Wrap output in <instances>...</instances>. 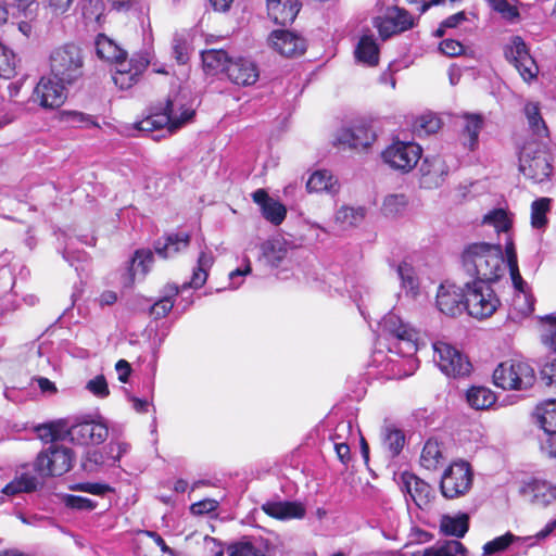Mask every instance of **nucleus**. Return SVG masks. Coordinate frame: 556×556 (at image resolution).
Segmentation results:
<instances>
[{"mask_svg":"<svg viewBox=\"0 0 556 556\" xmlns=\"http://www.w3.org/2000/svg\"><path fill=\"white\" fill-rule=\"evenodd\" d=\"M462 260L464 269L475 281L494 282L506 270L501 244L471 243L465 248Z\"/></svg>","mask_w":556,"mask_h":556,"instance_id":"f257e3e1","label":"nucleus"},{"mask_svg":"<svg viewBox=\"0 0 556 556\" xmlns=\"http://www.w3.org/2000/svg\"><path fill=\"white\" fill-rule=\"evenodd\" d=\"M49 67L53 78L70 86L74 85L84 75L81 49L74 43L56 47L50 53Z\"/></svg>","mask_w":556,"mask_h":556,"instance_id":"f03ea898","label":"nucleus"},{"mask_svg":"<svg viewBox=\"0 0 556 556\" xmlns=\"http://www.w3.org/2000/svg\"><path fill=\"white\" fill-rule=\"evenodd\" d=\"M381 336L390 341L389 351L401 356H412L417 351L418 332L400 316L390 312L379 323Z\"/></svg>","mask_w":556,"mask_h":556,"instance_id":"7ed1b4c3","label":"nucleus"},{"mask_svg":"<svg viewBox=\"0 0 556 556\" xmlns=\"http://www.w3.org/2000/svg\"><path fill=\"white\" fill-rule=\"evenodd\" d=\"M194 115V111L185 108L177 100L167 99L160 111L151 113L142 121L135 124L136 129L143 132H151L159 129H166L168 134H173L179 129L185 123L189 122Z\"/></svg>","mask_w":556,"mask_h":556,"instance_id":"20e7f679","label":"nucleus"},{"mask_svg":"<svg viewBox=\"0 0 556 556\" xmlns=\"http://www.w3.org/2000/svg\"><path fill=\"white\" fill-rule=\"evenodd\" d=\"M214 263L211 253L201 252L198 257L197 267L193 269L191 280L185 282L181 287L176 285H167L165 294L150 307V315L155 319L165 317L174 306V298L188 288L199 289L206 282L208 270Z\"/></svg>","mask_w":556,"mask_h":556,"instance_id":"39448f33","label":"nucleus"},{"mask_svg":"<svg viewBox=\"0 0 556 556\" xmlns=\"http://www.w3.org/2000/svg\"><path fill=\"white\" fill-rule=\"evenodd\" d=\"M552 155L545 144L526 142L519 153V170L535 184L547 180L553 172Z\"/></svg>","mask_w":556,"mask_h":556,"instance_id":"423d86ee","label":"nucleus"},{"mask_svg":"<svg viewBox=\"0 0 556 556\" xmlns=\"http://www.w3.org/2000/svg\"><path fill=\"white\" fill-rule=\"evenodd\" d=\"M493 381L503 390H527L534 384L535 374L528 363L508 359L494 369Z\"/></svg>","mask_w":556,"mask_h":556,"instance_id":"0eeeda50","label":"nucleus"},{"mask_svg":"<svg viewBox=\"0 0 556 556\" xmlns=\"http://www.w3.org/2000/svg\"><path fill=\"white\" fill-rule=\"evenodd\" d=\"M73 451L59 443H52L43 448L34 462V470L42 478L60 477L73 467Z\"/></svg>","mask_w":556,"mask_h":556,"instance_id":"6e6552de","label":"nucleus"},{"mask_svg":"<svg viewBox=\"0 0 556 556\" xmlns=\"http://www.w3.org/2000/svg\"><path fill=\"white\" fill-rule=\"evenodd\" d=\"M491 282H466V311L477 319L491 317L501 305L500 299L490 287Z\"/></svg>","mask_w":556,"mask_h":556,"instance_id":"1a4fd4ad","label":"nucleus"},{"mask_svg":"<svg viewBox=\"0 0 556 556\" xmlns=\"http://www.w3.org/2000/svg\"><path fill=\"white\" fill-rule=\"evenodd\" d=\"M505 235V254L507 260V264L505 266L509 269L510 279L516 291L513 305L520 314L528 315L533 312L534 302L532 295L527 291V282L522 279L519 273L514 240L509 232Z\"/></svg>","mask_w":556,"mask_h":556,"instance_id":"9d476101","label":"nucleus"},{"mask_svg":"<svg viewBox=\"0 0 556 556\" xmlns=\"http://www.w3.org/2000/svg\"><path fill=\"white\" fill-rule=\"evenodd\" d=\"M473 473L469 463L459 460L451 464L443 472L440 490L445 498H457L469 492Z\"/></svg>","mask_w":556,"mask_h":556,"instance_id":"9b49d317","label":"nucleus"},{"mask_svg":"<svg viewBox=\"0 0 556 556\" xmlns=\"http://www.w3.org/2000/svg\"><path fill=\"white\" fill-rule=\"evenodd\" d=\"M504 56L518 71L523 81L531 83L536 79L539 66L520 36H513L505 45Z\"/></svg>","mask_w":556,"mask_h":556,"instance_id":"f8f14e48","label":"nucleus"},{"mask_svg":"<svg viewBox=\"0 0 556 556\" xmlns=\"http://www.w3.org/2000/svg\"><path fill=\"white\" fill-rule=\"evenodd\" d=\"M433 361L440 370L448 377H465L471 371V363L453 345L438 341L433 343Z\"/></svg>","mask_w":556,"mask_h":556,"instance_id":"ddd939ff","label":"nucleus"},{"mask_svg":"<svg viewBox=\"0 0 556 556\" xmlns=\"http://www.w3.org/2000/svg\"><path fill=\"white\" fill-rule=\"evenodd\" d=\"M421 152L417 143L395 141L382 152V159L391 168L408 173L418 163Z\"/></svg>","mask_w":556,"mask_h":556,"instance_id":"4468645a","label":"nucleus"},{"mask_svg":"<svg viewBox=\"0 0 556 556\" xmlns=\"http://www.w3.org/2000/svg\"><path fill=\"white\" fill-rule=\"evenodd\" d=\"M68 86L53 78L51 74L50 76H43L34 88L30 101L43 109L59 108L66 100V88Z\"/></svg>","mask_w":556,"mask_h":556,"instance_id":"2eb2a0df","label":"nucleus"},{"mask_svg":"<svg viewBox=\"0 0 556 556\" xmlns=\"http://www.w3.org/2000/svg\"><path fill=\"white\" fill-rule=\"evenodd\" d=\"M519 493L525 501L541 508H545L556 501V485L538 477L525 480Z\"/></svg>","mask_w":556,"mask_h":556,"instance_id":"dca6fc26","label":"nucleus"},{"mask_svg":"<svg viewBox=\"0 0 556 556\" xmlns=\"http://www.w3.org/2000/svg\"><path fill=\"white\" fill-rule=\"evenodd\" d=\"M437 307L450 317L462 315L466 311V290L454 283H442L437 293Z\"/></svg>","mask_w":556,"mask_h":556,"instance_id":"f3484780","label":"nucleus"},{"mask_svg":"<svg viewBox=\"0 0 556 556\" xmlns=\"http://www.w3.org/2000/svg\"><path fill=\"white\" fill-rule=\"evenodd\" d=\"M67 435L73 443L79 445L101 444L109 435V428L101 420H87L73 425Z\"/></svg>","mask_w":556,"mask_h":556,"instance_id":"a211bd4d","label":"nucleus"},{"mask_svg":"<svg viewBox=\"0 0 556 556\" xmlns=\"http://www.w3.org/2000/svg\"><path fill=\"white\" fill-rule=\"evenodd\" d=\"M556 529V518L548 521L544 528L539 531L534 535L519 538L514 535L510 532L505 533L504 535L497 536L483 545V556H492L497 553L504 552L511 543L515 541L522 540L523 542H528L529 546L535 545L539 541L545 540L549 536L554 530Z\"/></svg>","mask_w":556,"mask_h":556,"instance_id":"6ab92c4d","label":"nucleus"},{"mask_svg":"<svg viewBox=\"0 0 556 556\" xmlns=\"http://www.w3.org/2000/svg\"><path fill=\"white\" fill-rule=\"evenodd\" d=\"M148 65L149 59L143 54L135 55L129 61L124 59L117 62L112 76L114 84L121 89H129L137 84Z\"/></svg>","mask_w":556,"mask_h":556,"instance_id":"aec40b11","label":"nucleus"},{"mask_svg":"<svg viewBox=\"0 0 556 556\" xmlns=\"http://www.w3.org/2000/svg\"><path fill=\"white\" fill-rule=\"evenodd\" d=\"M375 25L383 39L394 34L405 31L414 26V18L404 9L393 7L388 9L383 17H378Z\"/></svg>","mask_w":556,"mask_h":556,"instance_id":"412c9836","label":"nucleus"},{"mask_svg":"<svg viewBox=\"0 0 556 556\" xmlns=\"http://www.w3.org/2000/svg\"><path fill=\"white\" fill-rule=\"evenodd\" d=\"M228 79L238 86L254 85L258 77L260 71L254 61L249 58H232L227 68Z\"/></svg>","mask_w":556,"mask_h":556,"instance_id":"4be33fe9","label":"nucleus"},{"mask_svg":"<svg viewBox=\"0 0 556 556\" xmlns=\"http://www.w3.org/2000/svg\"><path fill=\"white\" fill-rule=\"evenodd\" d=\"M420 185L427 189H433L441 186L448 174V167L445 161L437 155L426 157L419 168Z\"/></svg>","mask_w":556,"mask_h":556,"instance_id":"5701e85b","label":"nucleus"},{"mask_svg":"<svg viewBox=\"0 0 556 556\" xmlns=\"http://www.w3.org/2000/svg\"><path fill=\"white\" fill-rule=\"evenodd\" d=\"M273 48L285 56H299L306 49L305 40L288 30H274L269 36Z\"/></svg>","mask_w":556,"mask_h":556,"instance_id":"b1692460","label":"nucleus"},{"mask_svg":"<svg viewBox=\"0 0 556 556\" xmlns=\"http://www.w3.org/2000/svg\"><path fill=\"white\" fill-rule=\"evenodd\" d=\"M262 510L278 520L303 519L306 514L305 506L300 502L268 501L262 505Z\"/></svg>","mask_w":556,"mask_h":556,"instance_id":"393cba45","label":"nucleus"},{"mask_svg":"<svg viewBox=\"0 0 556 556\" xmlns=\"http://www.w3.org/2000/svg\"><path fill=\"white\" fill-rule=\"evenodd\" d=\"M253 201L261 207L263 217L273 225H280L287 215L286 206L270 198L266 190L257 189L252 193Z\"/></svg>","mask_w":556,"mask_h":556,"instance_id":"a878e982","label":"nucleus"},{"mask_svg":"<svg viewBox=\"0 0 556 556\" xmlns=\"http://www.w3.org/2000/svg\"><path fill=\"white\" fill-rule=\"evenodd\" d=\"M299 0H267L269 18L278 25L291 24L300 12Z\"/></svg>","mask_w":556,"mask_h":556,"instance_id":"bb28decb","label":"nucleus"},{"mask_svg":"<svg viewBox=\"0 0 556 556\" xmlns=\"http://www.w3.org/2000/svg\"><path fill=\"white\" fill-rule=\"evenodd\" d=\"M402 479L404 488L413 502L419 508L428 506L433 497L432 486L413 473H403Z\"/></svg>","mask_w":556,"mask_h":556,"instance_id":"cd10ccee","label":"nucleus"},{"mask_svg":"<svg viewBox=\"0 0 556 556\" xmlns=\"http://www.w3.org/2000/svg\"><path fill=\"white\" fill-rule=\"evenodd\" d=\"M374 140V132L363 125L344 128L338 136L339 143L352 149H365L369 147Z\"/></svg>","mask_w":556,"mask_h":556,"instance_id":"c85d7f7f","label":"nucleus"},{"mask_svg":"<svg viewBox=\"0 0 556 556\" xmlns=\"http://www.w3.org/2000/svg\"><path fill=\"white\" fill-rule=\"evenodd\" d=\"M261 261L267 266L278 267L288 255V244L281 238H271L261 245Z\"/></svg>","mask_w":556,"mask_h":556,"instance_id":"c756f323","label":"nucleus"},{"mask_svg":"<svg viewBox=\"0 0 556 556\" xmlns=\"http://www.w3.org/2000/svg\"><path fill=\"white\" fill-rule=\"evenodd\" d=\"M190 236L188 233H169L155 242L156 254L162 258H168L176 255L179 251L189 245Z\"/></svg>","mask_w":556,"mask_h":556,"instance_id":"7c9ffc66","label":"nucleus"},{"mask_svg":"<svg viewBox=\"0 0 556 556\" xmlns=\"http://www.w3.org/2000/svg\"><path fill=\"white\" fill-rule=\"evenodd\" d=\"M306 189L308 192H327L334 194L339 191V186L338 180L330 172L320 169L309 176L306 182Z\"/></svg>","mask_w":556,"mask_h":556,"instance_id":"2f4dec72","label":"nucleus"},{"mask_svg":"<svg viewBox=\"0 0 556 556\" xmlns=\"http://www.w3.org/2000/svg\"><path fill=\"white\" fill-rule=\"evenodd\" d=\"M440 529L445 535L463 538L469 529V516L466 513L443 515L440 519Z\"/></svg>","mask_w":556,"mask_h":556,"instance_id":"473e14b6","label":"nucleus"},{"mask_svg":"<svg viewBox=\"0 0 556 556\" xmlns=\"http://www.w3.org/2000/svg\"><path fill=\"white\" fill-rule=\"evenodd\" d=\"M96 53L98 58L108 62H121L126 59V52L121 49L112 39L103 34H99L96 38Z\"/></svg>","mask_w":556,"mask_h":556,"instance_id":"72a5a7b5","label":"nucleus"},{"mask_svg":"<svg viewBox=\"0 0 556 556\" xmlns=\"http://www.w3.org/2000/svg\"><path fill=\"white\" fill-rule=\"evenodd\" d=\"M354 53L358 62L369 66H375L379 62V48L372 35L361 37Z\"/></svg>","mask_w":556,"mask_h":556,"instance_id":"f704fd0d","label":"nucleus"},{"mask_svg":"<svg viewBox=\"0 0 556 556\" xmlns=\"http://www.w3.org/2000/svg\"><path fill=\"white\" fill-rule=\"evenodd\" d=\"M366 213L364 206L343 205L336 212L334 220L342 229L357 227L363 223Z\"/></svg>","mask_w":556,"mask_h":556,"instance_id":"c9c22d12","label":"nucleus"},{"mask_svg":"<svg viewBox=\"0 0 556 556\" xmlns=\"http://www.w3.org/2000/svg\"><path fill=\"white\" fill-rule=\"evenodd\" d=\"M232 58L224 50H207L202 53L203 66L213 74L225 73Z\"/></svg>","mask_w":556,"mask_h":556,"instance_id":"e433bc0d","label":"nucleus"},{"mask_svg":"<svg viewBox=\"0 0 556 556\" xmlns=\"http://www.w3.org/2000/svg\"><path fill=\"white\" fill-rule=\"evenodd\" d=\"M443 460L444 456L439 442L429 439L421 451L420 465L427 470H435Z\"/></svg>","mask_w":556,"mask_h":556,"instance_id":"4c0bfd02","label":"nucleus"},{"mask_svg":"<svg viewBox=\"0 0 556 556\" xmlns=\"http://www.w3.org/2000/svg\"><path fill=\"white\" fill-rule=\"evenodd\" d=\"M422 556H468L467 548L457 540L439 542L435 545L425 548Z\"/></svg>","mask_w":556,"mask_h":556,"instance_id":"58836bf2","label":"nucleus"},{"mask_svg":"<svg viewBox=\"0 0 556 556\" xmlns=\"http://www.w3.org/2000/svg\"><path fill=\"white\" fill-rule=\"evenodd\" d=\"M525 115L530 129L538 138L548 137V128L541 116L540 106L536 102H528L525 105Z\"/></svg>","mask_w":556,"mask_h":556,"instance_id":"ea45409f","label":"nucleus"},{"mask_svg":"<svg viewBox=\"0 0 556 556\" xmlns=\"http://www.w3.org/2000/svg\"><path fill=\"white\" fill-rule=\"evenodd\" d=\"M464 127L463 137L465 139L464 144L470 150H473L478 143L480 130L483 125V119L478 114H465L464 115Z\"/></svg>","mask_w":556,"mask_h":556,"instance_id":"a19ab883","label":"nucleus"},{"mask_svg":"<svg viewBox=\"0 0 556 556\" xmlns=\"http://www.w3.org/2000/svg\"><path fill=\"white\" fill-rule=\"evenodd\" d=\"M467 403L475 409H488L495 403L494 393L484 387H472L466 394Z\"/></svg>","mask_w":556,"mask_h":556,"instance_id":"79ce46f5","label":"nucleus"},{"mask_svg":"<svg viewBox=\"0 0 556 556\" xmlns=\"http://www.w3.org/2000/svg\"><path fill=\"white\" fill-rule=\"evenodd\" d=\"M536 416L540 426L546 432L556 430V400H547L536 407Z\"/></svg>","mask_w":556,"mask_h":556,"instance_id":"37998d69","label":"nucleus"},{"mask_svg":"<svg viewBox=\"0 0 556 556\" xmlns=\"http://www.w3.org/2000/svg\"><path fill=\"white\" fill-rule=\"evenodd\" d=\"M352 424L351 421L341 422L337 426L336 432L333 435V448L336 451L338 459L344 465L348 466L351 460V450L350 445L346 442L339 441L342 438V433L351 432Z\"/></svg>","mask_w":556,"mask_h":556,"instance_id":"c03bdc74","label":"nucleus"},{"mask_svg":"<svg viewBox=\"0 0 556 556\" xmlns=\"http://www.w3.org/2000/svg\"><path fill=\"white\" fill-rule=\"evenodd\" d=\"M482 223L493 226L498 233H508L513 224L509 214L503 208H494L486 213Z\"/></svg>","mask_w":556,"mask_h":556,"instance_id":"a18cd8bd","label":"nucleus"},{"mask_svg":"<svg viewBox=\"0 0 556 556\" xmlns=\"http://www.w3.org/2000/svg\"><path fill=\"white\" fill-rule=\"evenodd\" d=\"M61 122L77 128L99 127V123L92 115L78 111H62Z\"/></svg>","mask_w":556,"mask_h":556,"instance_id":"49530a36","label":"nucleus"},{"mask_svg":"<svg viewBox=\"0 0 556 556\" xmlns=\"http://www.w3.org/2000/svg\"><path fill=\"white\" fill-rule=\"evenodd\" d=\"M153 263V253L150 250H138L136 251L134 257L131 258L129 274L132 279L137 275H141L142 277L147 275L150 270V267Z\"/></svg>","mask_w":556,"mask_h":556,"instance_id":"de8ad7c7","label":"nucleus"},{"mask_svg":"<svg viewBox=\"0 0 556 556\" xmlns=\"http://www.w3.org/2000/svg\"><path fill=\"white\" fill-rule=\"evenodd\" d=\"M407 204L404 194H389L383 199L381 212L387 217H397L406 211Z\"/></svg>","mask_w":556,"mask_h":556,"instance_id":"09e8293b","label":"nucleus"},{"mask_svg":"<svg viewBox=\"0 0 556 556\" xmlns=\"http://www.w3.org/2000/svg\"><path fill=\"white\" fill-rule=\"evenodd\" d=\"M383 446L389 451L392 457H395L402 451L405 437L404 433L391 427H386L382 433Z\"/></svg>","mask_w":556,"mask_h":556,"instance_id":"8fccbe9b","label":"nucleus"},{"mask_svg":"<svg viewBox=\"0 0 556 556\" xmlns=\"http://www.w3.org/2000/svg\"><path fill=\"white\" fill-rule=\"evenodd\" d=\"M396 271L401 280L402 288L407 293L415 295L418 291L419 281L413 266L406 262H402L397 265Z\"/></svg>","mask_w":556,"mask_h":556,"instance_id":"3c124183","label":"nucleus"},{"mask_svg":"<svg viewBox=\"0 0 556 556\" xmlns=\"http://www.w3.org/2000/svg\"><path fill=\"white\" fill-rule=\"evenodd\" d=\"M37 485L38 481L35 477L24 473L20 478H16L8 483L2 489V493L9 496H13L22 492H31L36 490Z\"/></svg>","mask_w":556,"mask_h":556,"instance_id":"603ef678","label":"nucleus"},{"mask_svg":"<svg viewBox=\"0 0 556 556\" xmlns=\"http://www.w3.org/2000/svg\"><path fill=\"white\" fill-rule=\"evenodd\" d=\"M16 55L0 41V77L13 78L16 75Z\"/></svg>","mask_w":556,"mask_h":556,"instance_id":"864d4df0","label":"nucleus"},{"mask_svg":"<svg viewBox=\"0 0 556 556\" xmlns=\"http://www.w3.org/2000/svg\"><path fill=\"white\" fill-rule=\"evenodd\" d=\"M551 208V199L540 198L531 204V225L540 229L547 224L546 214Z\"/></svg>","mask_w":556,"mask_h":556,"instance_id":"5fc2aeb1","label":"nucleus"},{"mask_svg":"<svg viewBox=\"0 0 556 556\" xmlns=\"http://www.w3.org/2000/svg\"><path fill=\"white\" fill-rule=\"evenodd\" d=\"M441 127V122L433 115H422L415 124V131L421 135H430L437 132Z\"/></svg>","mask_w":556,"mask_h":556,"instance_id":"6e6d98bb","label":"nucleus"},{"mask_svg":"<svg viewBox=\"0 0 556 556\" xmlns=\"http://www.w3.org/2000/svg\"><path fill=\"white\" fill-rule=\"evenodd\" d=\"M227 552L229 556H265L247 540L229 545Z\"/></svg>","mask_w":556,"mask_h":556,"instance_id":"4d7b16f0","label":"nucleus"},{"mask_svg":"<svg viewBox=\"0 0 556 556\" xmlns=\"http://www.w3.org/2000/svg\"><path fill=\"white\" fill-rule=\"evenodd\" d=\"M491 8L498 12L505 20L514 21L519 16L518 9L507 0H489Z\"/></svg>","mask_w":556,"mask_h":556,"instance_id":"13d9d810","label":"nucleus"},{"mask_svg":"<svg viewBox=\"0 0 556 556\" xmlns=\"http://www.w3.org/2000/svg\"><path fill=\"white\" fill-rule=\"evenodd\" d=\"M110 458V455H104L101 451H89L83 463V467L87 471H94L99 466L104 465Z\"/></svg>","mask_w":556,"mask_h":556,"instance_id":"bf43d9fd","label":"nucleus"},{"mask_svg":"<svg viewBox=\"0 0 556 556\" xmlns=\"http://www.w3.org/2000/svg\"><path fill=\"white\" fill-rule=\"evenodd\" d=\"M87 390L98 397H106L110 394L108 382L103 375L96 376L89 380L86 386Z\"/></svg>","mask_w":556,"mask_h":556,"instance_id":"052dcab7","label":"nucleus"},{"mask_svg":"<svg viewBox=\"0 0 556 556\" xmlns=\"http://www.w3.org/2000/svg\"><path fill=\"white\" fill-rule=\"evenodd\" d=\"M36 433L41 441L50 444L60 439V433L52 424L36 427Z\"/></svg>","mask_w":556,"mask_h":556,"instance_id":"680f3d73","label":"nucleus"},{"mask_svg":"<svg viewBox=\"0 0 556 556\" xmlns=\"http://www.w3.org/2000/svg\"><path fill=\"white\" fill-rule=\"evenodd\" d=\"M73 490L90 493L93 495H103L111 490L108 484L97 482L78 483L73 486Z\"/></svg>","mask_w":556,"mask_h":556,"instance_id":"e2e57ef3","label":"nucleus"},{"mask_svg":"<svg viewBox=\"0 0 556 556\" xmlns=\"http://www.w3.org/2000/svg\"><path fill=\"white\" fill-rule=\"evenodd\" d=\"M66 505L79 510H92L96 507V503L90 498L77 495H68L66 497Z\"/></svg>","mask_w":556,"mask_h":556,"instance_id":"0e129e2a","label":"nucleus"},{"mask_svg":"<svg viewBox=\"0 0 556 556\" xmlns=\"http://www.w3.org/2000/svg\"><path fill=\"white\" fill-rule=\"evenodd\" d=\"M218 502L215 500L206 498L197 503H193L190 510L193 515H204L216 510Z\"/></svg>","mask_w":556,"mask_h":556,"instance_id":"69168bd1","label":"nucleus"},{"mask_svg":"<svg viewBox=\"0 0 556 556\" xmlns=\"http://www.w3.org/2000/svg\"><path fill=\"white\" fill-rule=\"evenodd\" d=\"M440 51L447 56L460 55L464 51L463 45L453 39H445L439 46Z\"/></svg>","mask_w":556,"mask_h":556,"instance_id":"338daca9","label":"nucleus"},{"mask_svg":"<svg viewBox=\"0 0 556 556\" xmlns=\"http://www.w3.org/2000/svg\"><path fill=\"white\" fill-rule=\"evenodd\" d=\"M548 324L542 334L544 344L548 345L552 350L556 351V318H549Z\"/></svg>","mask_w":556,"mask_h":556,"instance_id":"774afa93","label":"nucleus"}]
</instances>
